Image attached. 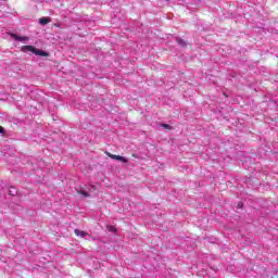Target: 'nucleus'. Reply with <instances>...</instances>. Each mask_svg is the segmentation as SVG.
Masks as SVG:
<instances>
[{
  "instance_id": "3",
  "label": "nucleus",
  "mask_w": 278,
  "mask_h": 278,
  "mask_svg": "<svg viewBox=\"0 0 278 278\" xmlns=\"http://www.w3.org/2000/svg\"><path fill=\"white\" fill-rule=\"evenodd\" d=\"M22 51L23 53H28V51H30V53H35L36 48L34 46H23Z\"/></svg>"
},
{
  "instance_id": "8",
  "label": "nucleus",
  "mask_w": 278,
  "mask_h": 278,
  "mask_svg": "<svg viewBox=\"0 0 278 278\" xmlns=\"http://www.w3.org/2000/svg\"><path fill=\"white\" fill-rule=\"evenodd\" d=\"M176 42H177V45H179V47H187V42H186V40H184V39H181V38H177L176 39Z\"/></svg>"
},
{
  "instance_id": "5",
  "label": "nucleus",
  "mask_w": 278,
  "mask_h": 278,
  "mask_svg": "<svg viewBox=\"0 0 278 278\" xmlns=\"http://www.w3.org/2000/svg\"><path fill=\"white\" fill-rule=\"evenodd\" d=\"M35 55H40L41 58H47L49 55V53L47 51L39 50V49L35 48Z\"/></svg>"
},
{
  "instance_id": "6",
  "label": "nucleus",
  "mask_w": 278,
  "mask_h": 278,
  "mask_svg": "<svg viewBox=\"0 0 278 278\" xmlns=\"http://www.w3.org/2000/svg\"><path fill=\"white\" fill-rule=\"evenodd\" d=\"M48 23H51V18L49 17L39 18V25H48Z\"/></svg>"
},
{
  "instance_id": "13",
  "label": "nucleus",
  "mask_w": 278,
  "mask_h": 278,
  "mask_svg": "<svg viewBox=\"0 0 278 278\" xmlns=\"http://www.w3.org/2000/svg\"><path fill=\"white\" fill-rule=\"evenodd\" d=\"M0 134H5V129L2 126H0Z\"/></svg>"
},
{
  "instance_id": "4",
  "label": "nucleus",
  "mask_w": 278,
  "mask_h": 278,
  "mask_svg": "<svg viewBox=\"0 0 278 278\" xmlns=\"http://www.w3.org/2000/svg\"><path fill=\"white\" fill-rule=\"evenodd\" d=\"M11 36L14 38V40H18V42H27V40H29L28 37H21L16 34H12Z\"/></svg>"
},
{
  "instance_id": "10",
  "label": "nucleus",
  "mask_w": 278,
  "mask_h": 278,
  "mask_svg": "<svg viewBox=\"0 0 278 278\" xmlns=\"http://www.w3.org/2000/svg\"><path fill=\"white\" fill-rule=\"evenodd\" d=\"M108 231H110L111 233H116V227L114 226H106Z\"/></svg>"
},
{
  "instance_id": "14",
  "label": "nucleus",
  "mask_w": 278,
  "mask_h": 278,
  "mask_svg": "<svg viewBox=\"0 0 278 278\" xmlns=\"http://www.w3.org/2000/svg\"><path fill=\"white\" fill-rule=\"evenodd\" d=\"M132 157H136V154H132Z\"/></svg>"
},
{
  "instance_id": "11",
  "label": "nucleus",
  "mask_w": 278,
  "mask_h": 278,
  "mask_svg": "<svg viewBox=\"0 0 278 278\" xmlns=\"http://www.w3.org/2000/svg\"><path fill=\"white\" fill-rule=\"evenodd\" d=\"M242 207H244V204H242V202H238L237 208H238V210H242Z\"/></svg>"
},
{
  "instance_id": "9",
  "label": "nucleus",
  "mask_w": 278,
  "mask_h": 278,
  "mask_svg": "<svg viewBox=\"0 0 278 278\" xmlns=\"http://www.w3.org/2000/svg\"><path fill=\"white\" fill-rule=\"evenodd\" d=\"M9 194H10L11 197H16V194H18V191L16 190V188L11 187V188L9 189Z\"/></svg>"
},
{
  "instance_id": "7",
  "label": "nucleus",
  "mask_w": 278,
  "mask_h": 278,
  "mask_svg": "<svg viewBox=\"0 0 278 278\" xmlns=\"http://www.w3.org/2000/svg\"><path fill=\"white\" fill-rule=\"evenodd\" d=\"M79 194H81V197H84V199H88V197H92V194L84 189H80Z\"/></svg>"
},
{
  "instance_id": "12",
  "label": "nucleus",
  "mask_w": 278,
  "mask_h": 278,
  "mask_svg": "<svg viewBox=\"0 0 278 278\" xmlns=\"http://www.w3.org/2000/svg\"><path fill=\"white\" fill-rule=\"evenodd\" d=\"M165 129H170V125H168V124H163L162 125Z\"/></svg>"
},
{
  "instance_id": "2",
  "label": "nucleus",
  "mask_w": 278,
  "mask_h": 278,
  "mask_svg": "<svg viewBox=\"0 0 278 278\" xmlns=\"http://www.w3.org/2000/svg\"><path fill=\"white\" fill-rule=\"evenodd\" d=\"M74 233H75L76 236H78V238H86V237L90 236V235H88L87 231L79 230V229H77V228L74 230Z\"/></svg>"
},
{
  "instance_id": "1",
  "label": "nucleus",
  "mask_w": 278,
  "mask_h": 278,
  "mask_svg": "<svg viewBox=\"0 0 278 278\" xmlns=\"http://www.w3.org/2000/svg\"><path fill=\"white\" fill-rule=\"evenodd\" d=\"M106 155L111 157V160H117L118 162H123V164H127V162H129V160H127V157L125 156L112 154L110 152H108Z\"/></svg>"
}]
</instances>
